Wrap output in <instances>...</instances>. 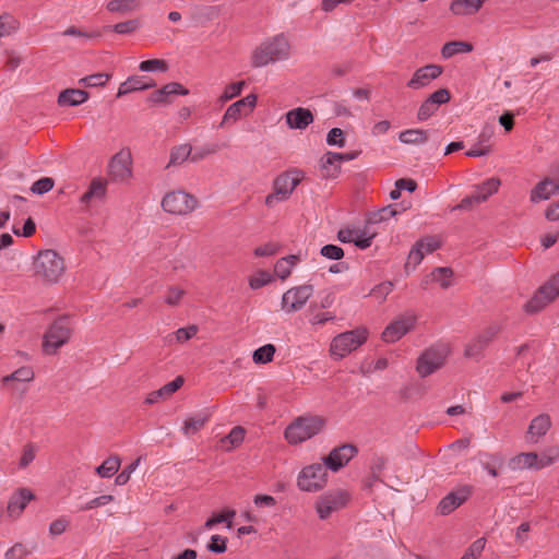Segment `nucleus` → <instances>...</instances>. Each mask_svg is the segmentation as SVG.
Instances as JSON below:
<instances>
[{
  "mask_svg": "<svg viewBox=\"0 0 559 559\" xmlns=\"http://www.w3.org/2000/svg\"><path fill=\"white\" fill-rule=\"evenodd\" d=\"M289 43L284 35H276L262 41L252 52L251 64L254 68L265 67L289 57Z\"/></svg>",
  "mask_w": 559,
  "mask_h": 559,
  "instance_id": "nucleus-1",
  "label": "nucleus"
},
{
  "mask_svg": "<svg viewBox=\"0 0 559 559\" xmlns=\"http://www.w3.org/2000/svg\"><path fill=\"white\" fill-rule=\"evenodd\" d=\"M399 213L395 205L383 206L377 212H370L362 227L352 228V243L359 249L370 247L372 239L377 236V225Z\"/></svg>",
  "mask_w": 559,
  "mask_h": 559,
  "instance_id": "nucleus-2",
  "label": "nucleus"
},
{
  "mask_svg": "<svg viewBox=\"0 0 559 559\" xmlns=\"http://www.w3.org/2000/svg\"><path fill=\"white\" fill-rule=\"evenodd\" d=\"M34 270L44 282L55 284L66 271L64 260L52 249L41 250L34 260Z\"/></svg>",
  "mask_w": 559,
  "mask_h": 559,
  "instance_id": "nucleus-3",
  "label": "nucleus"
},
{
  "mask_svg": "<svg viewBox=\"0 0 559 559\" xmlns=\"http://www.w3.org/2000/svg\"><path fill=\"white\" fill-rule=\"evenodd\" d=\"M73 333V326L68 316L57 318L47 329L43 340V350L47 355H55L66 345Z\"/></svg>",
  "mask_w": 559,
  "mask_h": 559,
  "instance_id": "nucleus-4",
  "label": "nucleus"
},
{
  "mask_svg": "<svg viewBox=\"0 0 559 559\" xmlns=\"http://www.w3.org/2000/svg\"><path fill=\"white\" fill-rule=\"evenodd\" d=\"M324 425L325 420L319 416L298 417L288 425L284 436L290 444H298L318 435Z\"/></svg>",
  "mask_w": 559,
  "mask_h": 559,
  "instance_id": "nucleus-5",
  "label": "nucleus"
},
{
  "mask_svg": "<svg viewBox=\"0 0 559 559\" xmlns=\"http://www.w3.org/2000/svg\"><path fill=\"white\" fill-rule=\"evenodd\" d=\"M302 173L294 169L278 175L273 182L274 192L265 198V205L271 207L276 201H285L300 183Z\"/></svg>",
  "mask_w": 559,
  "mask_h": 559,
  "instance_id": "nucleus-6",
  "label": "nucleus"
},
{
  "mask_svg": "<svg viewBox=\"0 0 559 559\" xmlns=\"http://www.w3.org/2000/svg\"><path fill=\"white\" fill-rule=\"evenodd\" d=\"M559 296V272L542 285L535 295L524 305L527 313H537Z\"/></svg>",
  "mask_w": 559,
  "mask_h": 559,
  "instance_id": "nucleus-7",
  "label": "nucleus"
},
{
  "mask_svg": "<svg viewBox=\"0 0 559 559\" xmlns=\"http://www.w3.org/2000/svg\"><path fill=\"white\" fill-rule=\"evenodd\" d=\"M198 205L194 195L185 191H173L167 193L162 200L164 211L175 215H187Z\"/></svg>",
  "mask_w": 559,
  "mask_h": 559,
  "instance_id": "nucleus-8",
  "label": "nucleus"
},
{
  "mask_svg": "<svg viewBox=\"0 0 559 559\" xmlns=\"http://www.w3.org/2000/svg\"><path fill=\"white\" fill-rule=\"evenodd\" d=\"M448 348L443 345L426 349L417 360V372L425 378L440 369L445 361Z\"/></svg>",
  "mask_w": 559,
  "mask_h": 559,
  "instance_id": "nucleus-9",
  "label": "nucleus"
},
{
  "mask_svg": "<svg viewBox=\"0 0 559 559\" xmlns=\"http://www.w3.org/2000/svg\"><path fill=\"white\" fill-rule=\"evenodd\" d=\"M328 473L321 463H314L301 469L298 487L304 491H318L326 485Z\"/></svg>",
  "mask_w": 559,
  "mask_h": 559,
  "instance_id": "nucleus-10",
  "label": "nucleus"
},
{
  "mask_svg": "<svg viewBox=\"0 0 559 559\" xmlns=\"http://www.w3.org/2000/svg\"><path fill=\"white\" fill-rule=\"evenodd\" d=\"M417 318L414 313L406 312L393 320L382 332L381 337L385 343H394L408 333L415 325Z\"/></svg>",
  "mask_w": 559,
  "mask_h": 559,
  "instance_id": "nucleus-11",
  "label": "nucleus"
},
{
  "mask_svg": "<svg viewBox=\"0 0 559 559\" xmlns=\"http://www.w3.org/2000/svg\"><path fill=\"white\" fill-rule=\"evenodd\" d=\"M257 104V96L249 94L246 97L233 103L225 111L223 119L219 123V128H225L229 124H234L242 116H248Z\"/></svg>",
  "mask_w": 559,
  "mask_h": 559,
  "instance_id": "nucleus-12",
  "label": "nucleus"
},
{
  "mask_svg": "<svg viewBox=\"0 0 559 559\" xmlns=\"http://www.w3.org/2000/svg\"><path fill=\"white\" fill-rule=\"evenodd\" d=\"M312 294V285H301L290 288L284 293L282 297V308L288 313L298 311L305 306Z\"/></svg>",
  "mask_w": 559,
  "mask_h": 559,
  "instance_id": "nucleus-13",
  "label": "nucleus"
},
{
  "mask_svg": "<svg viewBox=\"0 0 559 559\" xmlns=\"http://www.w3.org/2000/svg\"><path fill=\"white\" fill-rule=\"evenodd\" d=\"M501 332V328L497 324L486 328L477 337H475L465 347L464 355L468 358H480L484 350Z\"/></svg>",
  "mask_w": 559,
  "mask_h": 559,
  "instance_id": "nucleus-14",
  "label": "nucleus"
},
{
  "mask_svg": "<svg viewBox=\"0 0 559 559\" xmlns=\"http://www.w3.org/2000/svg\"><path fill=\"white\" fill-rule=\"evenodd\" d=\"M472 495L469 486H461L443 497L437 506V513L440 515H449L459 507H461Z\"/></svg>",
  "mask_w": 559,
  "mask_h": 559,
  "instance_id": "nucleus-15",
  "label": "nucleus"
},
{
  "mask_svg": "<svg viewBox=\"0 0 559 559\" xmlns=\"http://www.w3.org/2000/svg\"><path fill=\"white\" fill-rule=\"evenodd\" d=\"M451 94L448 88H439L428 96L426 100L420 105L417 119L425 121L429 119L439 108V106L449 103Z\"/></svg>",
  "mask_w": 559,
  "mask_h": 559,
  "instance_id": "nucleus-16",
  "label": "nucleus"
},
{
  "mask_svg": "<svg viewBox=\"0 0 559 559\" xmlns=\"http://www.w3.org/2000/svg\"><path fill=\"white\" fill-rule=\"evenodd\" d=\"M347 499V492L341 490L330 492L321 497L317 503V512L319 518L321 520L328 519L333 511L345 507Z\"/></svg>",
  "mask_w": 559,
  "mask_h": 559,
  "instance_id": "nucleus-17",
  "label": "nucleus"
},
{
  "mask_svg": "<svg viewBox=\"0 0 559 559\" xmlns=\"http://www.w3.org/2000/svg\"><path fill=\"white\" fill-rule=\"evenodd\" d=\"M443 72V68L438 64H427L415 71L412 79L407 82V87L419 90L428 86L431 81L439 78Z\"/></svg>",
  "mask_w": 559,
  "mask_h": 559,
  "instance_id": "nucleus-18",
  "label": "nucleus"
},
{
  "mask_svg": "<svg viewBox=\"0 0 559 559\" xmlns=\"http://www.w3.org/2000/svg\"><path fill=\"white\" fill-rule=\"evenodd\" d=\"M109 176L115 181H122L131 176L130 153L119 152L112 156L109 163Z\"/></svg>",
  "mask_w": 559,
  "mask_h": 559,
  "instance_id": "nucleus-19",
  "label": "nucleus"
},
{
  "mask_svg": "<svg viewBox=\"0 0 559 559\" xmlns=\"http://www.w3.org/2000/svg\"><path fill=\"white\" fill-rule=\"evenodd\" d=\"M189 91L178 82H170L162 88L154 91L147 98L152 104L168 105L175 95H188Z\"/></svg>",
  "mask_w": 559,
  "mask_h": 559,
  "instance_id": "nucleus-20",
  "label": "nucleus"
},
{
  "mask_svg": "<svg viewBox=\"0 0 559 559\" xmlns=\"http://www.w3.org/2000/svg\"><path fill=\"white\" fill-rule=\"evenodd\" d=\"M346 160H349V153H325L320 159V166L323 170V176H337L341 169V164Z\"/></svg>",
  "mask_w": 559,
  "mask_h": 559,
  "instance_id": "nucleus-21",
  "label": "nucleus"
},
{
  "mask_svg": "<svg viewBox=\"0 0 559 559\" xmlns=\"http://www.w3.org/2000/svg\"><path fill=\"white\" fill-rule=\"evenodd\" d=\"M34 498L35 496L29 489L20 488L9 500L7 507L8 514L12 518H17L23 512L26 504Z\"/></svg>",
  "mask_w": 559,
  "mask_h": 559,
  "instance_id": "nucleus-22",
  "label": "nucleus"
},
{
  "mask_svg": "<svg viewBox=\"0 0 559 559\" xmlns=\"http://www.w3.org/2000/svg\"><path fill=\"white\" fill-rule=\"evenodd\" d=\"M349 451V443L333 449L328 456L323 459V466L332 472H338L349 462V455L345 451Z\"/></svg>",
  "mask_w": 559,
  "mask_h": 559,
  "instance_id": "nucleus-23",
  "label": "nucleus"
},
{
  "mask_svg": "<svg viewBox=\"0 0 559 559\" xmlns=\"http://www.w3.org/2000/svg\"><path fill=\"white\" fill-rule=\"evenodd\" d=\"M286 123L290 129H306L313 122V115L310 109L298 107L292 109L285 115Z\"/></svg>",
  "mask_w": 559,
  "mask_h": 559,
  "instance_id": "nucleus-24",
  "label": "nucleus"
},
{
  "mask_svg": "<svg viewBox=\"0 0 559 559\" xmlns=\"http://www.w3.org/2000/svg\"><path fill=\"white\" fill-rule=\"evenodd\" d=\"M551 427V419L549 417V415L547 414H540L538 416H536L535 418H533V420L531 421L528 428H527V432H526V438L528 441L531 442H537L539 440V438H542L543 436H545L547 433V431L550 429Z\"/></svg>",
  "mask_w": 559,
  "mask_h": 559,
  "instance_id": "nucleus-25",
  "label": "nucleus"
},
{
  "mask_svg": "<svg viewBox=\"0 0 559 559\" xmlns=\"http://www.w3.org/2000/svg\"><path fill=\"white\" fill-rule=\"evenodd\" d=\"M183 382H185V380L181 376L176 377L173 381L163 385L160 389L151 392L146 396L145 403L148 405H152V404L157 403L160 400L168 399L183 385Z\"/></svg>",
  "mask_w": 559,
  "mask_h": 559,
  "instance_id": "nucleus-26",
  "label": "nucleus"
},
{
  "mask_svg": "<svg viewBox=\"0 0 559 559\" xmlns=\"http://www.w3.org/2000/svg\"><path fill=\"white\" fill-rule=\"evenodd\" d=\"M559 192V185H556L550 178L539 181L531 191V201L537 203L542 200H548L551 195Z\"/></svg>",
  "mask_w": 559,
  "mask_h": 559,
  "instance_id": "nucleus-27",
  "label": "nucleus"
},
{
  "mask_svg": "<svg viewBox=\"0 0 559 559\" xmlns=\"http://www.w3.org/2000/svg\"><path fill=\"white\" fill-rule=\"evenodd\" d=\"M88 97L90 94L84 90L67 88L59 94L57 102L59 106H79L85 103Z\"/></svg>",
  "mask_w": 559,
  "mask_h": 559,
  "instance_id": "nucleus-28",
  "label": "nucleus"
},
{
  "mask_svg": "<svg viewBox=\"0 0 559 559\" xmlns=\"http://www.w3.org/2000/svg\"><path fill=\"white\" fill-rule=\"evenodd\" d=\"M331 356L335 359H342L349 354V331L335 336L330 346Z\"/></svg>",
  "mask_w": 559,
  "mask_h": 559,
  "instance_id": "nucleus-29",
  "label": "nucleus"
},
{
  "mask_svg": "<svg viewBox=\"0 0 559 559\" xmlns=\"http://www.w3.org/2000/svg\"><path fill=\"white\" fill-rule=\"evenodd\" d=\"M485 0H454L451 3V11L456 15L474 14L484 4Z\"/></svg>",
  "mask_w": 559,
  "mask_h": 559,
  "instance_id": "nucleus-30",
  "label": "nucleus"
},
{
  "mask_svg": "<svg viewBox=\"0 0 559 559\" xmlns=\"http://www.w3.org/2000/svg\"><path fill=\"white\" fill-rule=\"evenodd\" d=\"M210 416L207 414H195L188 417L182 426V432L189 437L200 431L205 424L209 421Z\"/></svg>",
  "mask_w": 559,
  "mask_h": 559,
  "instance_id": "nucleus-31",
  "label": "nucleus"
},
{
  "mask_svg": "<svg viewBox=\"0 0 559 559\" xmlns=\"http://www.w3.org/2000/svg\"><path fill=\"white\" fill-rule=\"evenodd\" d=\"M399 140L404 144H424L428 141V133L423 129H408L399 134Z\"/></svg>",
  "mask_w": 559,
  "mask_h": 559,
  "instance_id": "nucleus-32",
  "label": "nucleus"
},
{
  "mask_svg": "<svg viewBox=\"0 0 559 559\" xmlns=\"http://www.w3.org/2000/svg\"><path fill=\"white\" fill-rule=\"evenodd\" d=\"M106 193V181L99 178L92 180L88 190L82 194L81 202L87 204L93 198L102 199Z\"/></svg>",
  "mask_w": 559,
  "mask_h": 559,
  "instance_id": "nucleus-33",
  "label": "nucleus"
},
{
  "mask_svg": "<svg viewBox=\"0 0 559 559\" xmlns=\"http://www.w3.org/2000/svg\"><path fill=\"white\" fill-rule=\"evenodd\" d=\"M35 377V373L31 367H20L15 371H13L11 374L4 376L1 379V382L3 385H9L11 382L17 381V382H29L33 381Z\"/></svg>",
  "mask_w": 559,
  "mask_h": 559,
  "instance_id": "nucleus-34",
  "label": "nucleus"
},
{
  "mask_svg": "<svg viewBox=\"0 0 559 559\" xmlns=\"http://www.w3.org/2000/svg\"><path fill=\"white\" fill-rule=\"evenodd\" d=\"M191 153L192 147L190 144H181L173 147L170 151V157L167 167H170L173 165H181L189 157L191 158Z\"/></svg>",
  "mask_w": 559,
  "mask_h": 559,
  "instance_id": "nucleus-35",
  "label": "nucleus"
},
{
  "mask_svg": "<svg viewBox=\"0 0 559 559\" xmlns=\"http://www.w3.org/2000/svg\"><path fill=\"white\" fill-rule=\"evenodd\" d=\"M472 50L473 45L467 41H449L442 47L441 55L448 59L456 53L471 52Z\"/></svg>",
  "mask_w": 559,
  "mask_h": 559,
  "instance_id": "nucleus-36",
  "label": "nucleus"
},
{
  "mask_svg": "<svg viewBox=\"0 0 559 559\" xmlns=\"http://www.w3.org/2000/svg\"><path fill=\"white\" fill-rule=\"evenodd\" d=\"M120 463L119 456H109L96 468V473L104 478L111 477L119 471Z\"/></svg>",
  "mask_w": 559,
  "mask_h": 559,
  "instance_id": "nucleus-37",
  "label": "nucleus"
},
{
  "mask_svg": "<svg viewBox=\"0 0 559 559\" xmlns=\"http://www.w3.org/2000/svg\"><path fill=\"white\" fill-rule=\"evenodd\" d=\"M453 276V271L451 267L440 266L432 270L430 273L431 282H437L443 289H447L451 286V278Z\"/></svg>",
  "mask_w": 559,
  "mask_h": 559,
  "instance_id": "nucleus-38",
  "label": "nucleus"
},
{
  "mask_svg": "<svg viewBox=\"0 0 559 559\" xmlns=\"http://www.w3.org/2000/svg\"><path fill=\"white\" fill-rule=\"evenodd\" d=\"M143 76H130L122 82L118 88L117 97H121L132 92L144 91Z\"/></svg>",
  "mask_w": 559,
  "mask_h": 559,
  "instance_id": "nucleus-39",
  "label": "nucleus"
},
{
  "mask_svg": "<svg viewBox=\"0 0 559 559\" xmlns=\"http://www.w3.org/2000/svg\"><path fill=\"white\" fill-rule=\"evenodd\" d=\"M20 28L19 21L9 13L0 15V38L14 34Z\"/></svg>",
  "mask_w": 559,
  "mask_h": 559,
  "instance_id": "nucleus-40",
  "label": "nucleus"
},
{
  "mask_svg": "<svg viewBox=\"0 0 559 559\" xmlns=\"http://www.w3.org/2000/svg\"><path fill=\"white\" fill-rule=\"evenodd\" d=\"M500 185L501 181L499 178H489L476 187L475 193L477 197H484L485 202L490 195L498 191Z\"/></svg>",
  "mask_w": 559,
  "mask_h": 559,
  "instance_id": "nucleus-41",
  "label": "nucleus"
},
{
  "mask_svg": "<svg viewBox=\"0 0 559 559\" xmlns=\"http://www.w3.org/2000/svg\"><path fill=\"white\" fill-rule=\"evenodd\" d=\"M275 352L276 348L273 344L263 345L253 352V362L258 365L271 362Z\"/></svg>",
  "mask_w": 559,
  "mask_h": 559,
  "instance_id": "nucleus-42",
  "label": "nucleus"
},
{
  "mask_svg": "<svg viewBox=\"0 0 559 559\" xmlns=\"http://www.w3.org/2000/svg\"><path fill=\"white\" fill-rule=\"evenodd\" d=\"M139 8L138 0H111L107 3V10L110 12L127 13Z\"/></svg>",
  "mask_w": 559,
  "mask_h": 559,
  "instance_id": "nucleus-43",
  "label": "nucleus"
},
{
  "mask_svg": "<svg viewBox=\"0 0 559 559\" xmlns=\"http://www.w3.org/2000/svg\"><path fill=\"white\" fill-rule=\"evenodd\" d=\"M139 27H140V22L138 19H134V20H129L126 22L117 23L112 26H106L105 29L114 31L115 33L120 34V35H128V34L135 32Z\"/></svg>",
  "mask_w": 559,
  "mask_h": 559,
  "instance_id": "nucleus-44",
  "label": "nucleus"
},
{
  "mask_svg": "<svg viewBox=\"0 0 559 559\" xmlns=\"http://www.w3.org/2000/svg\"><path fill=\"white\" fill-rule=\"evenodd\" d=\"M512 461L521 467L537 468L538 455L535 452L521 453L516 455Z\"/></svg>",
  "mask_w": 559,
  "mask_h": 559,
  "instance_id": "nucleus-45",
  "label": "nucleus"
},
{
  "mask_svg": "<svg viewBox=\"0 0 559 559\" xmlns=\"http://www.w3.org/2000/svg\"><path fill=\"white\" fill-rule=\"evenodd\" d=\"M424 257V251L417 246V243H415L412 250L409 251L407 261L404 265L405 271H414L416 266L423 261Z\"/></svg>",
  "mask_w": 559,
  "mask_h": 559,
  "instance_id": "nucleus-46",
  "label": "nucleus"
},
{
  "mask_svg": "<svg viewBox=\"0 0 559 559\" xmlns=\"http://www.w3.org/2000/svg\"><path fill=\"white\" fill-rule=\"evenodd\" d=\"M139 69L143 72H165L168 70V63L163 59H150L140 62Z\"/></svg>",
  "mask_w": 559,
  "mask_h": 559,
  "instance_id": "nucleus-47",
  "label": "nucleus"
},
{
  "mask_svg": "<svg viewBox=\"0 0 559 559\" xmlns=\"http://www.w3.org/2000/svg\"><path fill=\"white\" fill-rule=\"evenodd\" d=\"M236 511L235 510H225L222 513L214 514L212 518H210L205 522V527L211 528L212 526L227 522V527H231V519L235 516Z\"/></svg>",
  "mask_w": 559,
  "mask_h": 559,
  "instance_id": "nucleus-48",
  "label": "nucleus"
},
{
  "mask_svg": "<svg viewBox=\"0 0 559 559\" xmlns=\"http://www.w3.org/2000/svg\"><path fill=\"white\" fill-rule=\"evenodd\" d=\"M326 143L331 146L343 147L346 144L345 132L340 128H333L326 135Z\"/></svg>",
  "mask_w": 559,
  "mask_h": 559,
  "instance_id": "nucleus-49",
  "label": "nucleus"
},
{
  "mask_svg": "<svg viewBox=\"0 0 559 559\" xmlns=\"http://www.w3.org/2000/svg\"><path fill=\"white\" fill-rule=\"evenodd\" d=\"M245 84H246L245 81H239V82L230 83V84L226 85L223 94L219 97V100L224 103L229 99H233L234 97H237L238 95H240Z\"/></svg>",
  "mask_w": 559,
  "mask_h": 559,
  "instance_id": "nucleus-50",
  "label": "nucleus"
},
{
  "mask_svg": "<svg viewBox=\"0 0 559 559\" xmlns=\"http://www.w3.org/2000/svg\"><path fill=\"white\" fill-rule=\"evenodd\" d=\"M393 290L392 282H383L377 285L370 293V295L378 300L379 304L383 302L388 295Z\"/></svg>",
  "mask_w": 559,
  "mask_h": 559,
  "instance_id": "nucleus-51",
  "label": "nucleus"
},
{
  "mask_svg": "<svg viewBox=\"0 0 559 559\" xmlns=\"http://www.w3.org/2000/svg\"><path fill=\"white\" fill-rule=\"evenodd\" d=\"M485 538H478L466 549L460 559H477L485 548Z\"/></svg>",
  "mask_w": 559,
  "mask_h": 559,
  "instance_id": "nucleus-52",
  "label": "nucleus"
},
{
  "mask_svg": "<svg viewBox=\"0 0 559 559\" xmlns=\"http://www.w3.org/2000/svg\"><path fill=\"white\" fill-rule=\"evenodd\" d=\"M273 276L266 271H259L254 276L250 277L249 285L252 289H259L271 283Z\"/></svg>",
  "mask_w": 559,
  "mask_h": 559,
  "instance_id": "nucleus-53",
  "label": "nucleus"
},
{
  "mask_svg": "<svg viewBox=\"0 0 559 559\" xmlns=\"http://www.w3.org/2000/svg\"><path fill=\"white\" fill-rule=\"evenodd\" d=\"M34 548H35V546H33L32 548H27L26 545L17 543L5 552V558L7 559L23 558V557L29 555Z\"/></svg>",
  "mask_w": 559,
  "mask_h": 559,
  "instance_id": "nucleus-54",
  "label": "nucleus"
},
{
  "mask_svg": "<svg viewBox=\"0 0 559 559\" xmlns=\"http://www.w3.org/2000/svg\"><path fill=\"white\" fill-rule=\"evenodd\" d=\"M55 181L52 178L44 177L35 181L31 188V191L35 194H44L53 188Z\"/></svg>",
  "mask_w": 559,
  "mask_h": 559,
  "instance_id": "nucleus-55",
  "label": "nucleus"
},
{
  "mask_svg": "<svg viewBox=\"0 0 559 559\" xmlns=\"http://www.w3.org/2000/svg\"><path fill=\"white\" fill-rule=\"evenodd\" d=\"M219 150L217 144L198 147L191 153V162H199L209 155L215 154Z\"/></svg>",
  "mask_w": 559,
  "mask_h": 559,
  "instance_id": "nucleus-56",
  "label": "nucleus"
},
{
  "mask_svg": "<svg viewBox=\"0 0 559 559\" xmlns=\"http://www.w3.org/2000/svg\"><path fill=\"white\" fill-rule=\"evenodd\" d=\"M321 254L331 260H341L344 257V250L336 245H325L321 248Z\"/></svg>",
  "mask_w": 559,
  "mask_h": 559,
  "instance_id": "nucleus-57",
  "label": "nucleus"
},
{
  "mask_svg": "<svg viewBox=\"0 0 559 559\" xmlns=\"http://www.w3.org/2000/svg\"><path fill=\"white\" fill-rule=\"evenodd\" d=\"M226 543V537H222L221 535H213L211 537L210 544L207 545V549L214 554H223L227 549Z\"/></svg>",
  "mask_w": 559,
  "mask_h": 559,
  "instance_id": "nucleus-58",
  "label": "nucleus"
},
{
  "mask_svg": "<svg viewBox=\"0 0 559 559\" xmlns=\"http://www.w3.org/2000/svg\"><path fill=\"white\" fill-rule=\"evenodd\" d=\"M417 246L424 251V255L426 253H432L435 250L440 248V241L435 237H426L416 241Z\"/></svg>",
  "mask_w": 559,
  "mask_h": 559,
  "instance_id": "nucleus-59",
  "label": "nucleus"
},
{
  "mask_svg": "<svg viewBox=\"0 0 559 559\" xmlns=\"http://www.w3.org/2000/svg\"><path fill=\"white\" fill-rule=\"evenodd\" d=\"M368 338V330L366 328H358L352 330V350L362 345Z\"/></svg>",
  "mask_w": 559,
  "mask_h": 559,
  "instance_id": "nucleus-60",
  "label": "nucleus"
},
{
  "mask_svg": "<svg viewBox=\"0 0 559 559\" xmlns=\"http://www.w3.org/2000/svg\"><path fill=\"white\" fill-rule=\"evenodd\" d=\"M245 433H246V431L242 427L236 426L225 437L224 440L228 441L233 447H237L243 441Z\"/></svg>",
  "mask_w": 559,
  "mask_h": 559,
  "instance_id": "nucleus-61",
  "label": "nucleus"
},
{
  "mask_svg": "<svg viewBox=\"0 0 559 559\" xmlns=\"http://www.w3.org/2000/svg\"><path fill=\"white\" fill-rule=\"evenodd\" d=\"M198 333V326L197 325H189L187 328H180L175 332V336L177 342L183 343L186 341H189Z\"/></svg>",
  "mask_w": 559,
  "mask_h": 559,
  "instance_id": "nucleus-62",
  "label": "nucleus"
},
{
  "mask_svg": "<svg viewBox=\"0 0 559 559\" xmlns=\"http://www.w3.org/2000/svg\"><path fill=\"white\" fill-rule=\"evenodd\" d=\"M186 292L178 287H169L165 297V302L169 306H177L180 299L185 296Z\"/></svg>",
  "mask_w": 559,
  "mask_h": 559,
  "instance_id": "nucleus-63",
  "label": "nucleus"
},
{
  "mask_svg": "<svg viewBox=\"0 0 559 559\" xmlns=\"http://www.w3.org/2000/svg\"><path fill=\"white\" fill-rule=\"evenodd\" d=\"M70 522L66 518H59L50 523L49 525V533L51 536H58L66 532L67 527L69 526Z\"/></svg>",
  "mask_w": 559,
  "mask_h": 559,
  "instance_id": "nucleus-64",
  "label": "nucleus"
}]
</instances>
